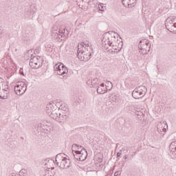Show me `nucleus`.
I'll return each mask as SVG.
<instances>
[{"mask_svg":"<svg viewBox=\"0 0 176 176\" xmlns=\"http://www.w3.org/2000/svg\"><path fill=\"white\" fill-rule=\"evenodd\" d=\"M119 36L114 32H109L104 34V38L102 39V42L104 45H109L116 50V47H119L120 45V41H119Z\"/></svg>","mask_w":176,"mask_h":176,"instance_id":"f257e3e1","label":"nucleus"},{"mask_svg":"<svg viewBox=\"0 0 176 176\" xmlns=\"http://www.w3.org/2000/svg\"><path fill=\"white\" fill-rule=\"evenodd\" d=\"M53 109H54V106H53V104L49 103L47 104L45 110L50 118H52V119H54V120H56V122H59L60 123L65 122L67 119V115L64 113L61 114L60 110Z\"/></svg>","mask_w":176,"mask_h":176,"instance_id":"f03ea898","label":"nucleus"},{"mask_svg":"<svg viewBox=\"0 0 176 176\" xmlns=\"http://www.w3.org/2000/svg\"><path fill=\"white\" fill-rule=\"evenodd\" d=\"M55 162L62 170L69 168L71 166V160L69 157L66 156L64 153H59L56 155Z\"/></svg>","mask_w":176,"mask_h":176,"instance_id":"7ed1b4c3","label":"nucleus"},{"mask_svg":"<svg viewBox=\"0 0 176 176\" xmlns=\"http://www.w3.org/2000/svg\"><path fill=\"white\" fill-rule=\"evenodd\" d=\"M146 91L147 89L145 86H139L132 91V97H133L135 100H140V98H142L145 96Z\"/></svg>","mask_w":176,"mask_h":176,"instance_id":"20e7f679","label":"nucleus"},{"mask_svg":"<svg viewBox=\"0 0 176 176\" xmlns=\"http://www.w3.org/2000/svg\"><path fill=\"white\" fill-rule=\"evenodd\" d=\"M138 47L140 54H143V56L148 54L151 50V44L149 43V41L146 39L140 41L138 45Z\"/></svg>","mask_w":176,"mask_h":176,"instance_id":"39448f33","label":"nucleus"},{"mask_svg":"<svg viewBox=\"0 0 176 176\" xmlns=\"http://www.w3.org/2000/svg\"><path fill=\"white\" fill-rule=\"evenodd\" d=\"M76 148L80 150V152H78V153H80L79 162H84V160L87 159V151L80 145L73 144L72 149H76Z\"/></svg>","mask_w":176,"mask_h":176,"instance_id":"423d86ee","label":"nucleus"},{"mask_svg":"<svg viewBox=\"0 0 176 176\" xmlns=\"http://www.w3.org/2000/svg\"><path fill=\"white\" fill-rule=\"evenodd\" d=\"M30 66L34 69L41 68L42 67V58L41 56H34L30 60Z\"/></svg>","mask_w":176,"mask_h":176,"instance_id":"0eeeda50","label":"nucleus"},{"mask_svg":"<svg viewBox=\"0 0 176 176\" xmlns=\"http://www.w3.org/2000/svg\"><path fill=\"white\" fill-rule=\"evenodd\" d=\"M27 90V85L24 82H19L14 87V91L17 96H23Z\"/></svg>","mask_w":176,"mask_h":176,"instance_id":"6e6552de","label":"nucleus"},{"mask_svg":"<svg viewBox=\"0 0 176 176\" xmlns=\"http://www.w3.org/2000/svg\"><path fill=\"white\" fill-rule=\"evenodd\" d=\"M77 57L80 61H89L91 58V53L78 50Z\"/></svg>","mask_w":176,"mask_h":176,"instance_id":"1a4fd4ad","label":"nucleus"},{"mask_svg":"<svg viewBox=\"0 0 176 176\" xmlns=\"http://www.w3.org/2000/svg\"><path fill=\"white\" fill-rule=\"evenodd\" d=\"M166 28L170 32H173V28H176L175 19L173 18H168L166 20L165 23Z\"/></svg>","mask_w":176,"mask_h":176,"instance_id":"9d476101","label":"nucleus"},{"mask_svg":"<svg viewBox=\"0 0 176 176\" xmlns=\"http://www.w3.org/2000/svg\"><path fill=\"white\" fill-rule=\"evenodd\" d=\"M166 126H167V124L164 122H160L157 125V130L158 133H160V134L162 135V137L164 135V133L167 131Z\"/></svg>","mask_w":176,"mask_h":176,"instance_id":"9b49d317","label":"nucleus"},{"mask_svg":"<svg viewBox=\"0 0 176 176\" xmlns=\"http://www.w3.org/2000/svg\"><path fill=\"white\" fill-rule=\"evenodd\" d=\"M97 87L98 88L96 89V91L99 94H104L107 93V87H105V84L102 83L100 84V85H98Z\"/></svg>","mask_w":176,"mask_h":176,"instance_id":"f8f14e48","label":"nucleus"},{"mask_svg":"<svg viewBox=\"0 0 176 176\" xmlns=\"http://www.w3.org/2000/svg\"><path fill=\"white\" fill-rule=\"evenodd\" d=\"M36 12L35 6H30L28 8L25 9V13L28 17L32 16Z\"/></svg>","mask_w":176,"mask_h":176,"instance_id":"ddd939ff","label":"nucleus"},{"mask_svg":"<svg viewBox=\"0 0 176 176\" xmlns=\"http://www.w3.org/2000/svg\"><path fill=\"white\" fill-rule=\"evenodd\" d=\"M169 151L172 155H176V141H173L170 144Z\"/></svg>","mask_w":176,"mask_h":176,"instance_id":"4468645a","label":"nucleus"},{"mask_svg":"<svg viewBox=\"0 0 176 176\" xmlns=\"http://www.w3.org/2000/svg\"><path fill=\"white\" fill-rule=\"evenodd\" d=\"M54 161L53 160H50L47 162L45 163V167H47V170H54Z\"/></svg>","mask_w":176,"mask_h":176,"instance_id":"2eb2a0df","label":"nucleus"},{"mask_svg":"<svg viewBox=\"0 0 176 176\" xmlns=\"http://www.w3.org/2000/svg\"><path fill=\"white\" fill-rule=\"evenodd\" d=\"M72 152H73V155L75 159H76V160L79 161V159H80V150L78 149V148H76V149L74 148H72Z\"/></svg>","mask_w":176,"mask_h":176,"instance_id":"dca6fc26","label":"nucleus"},{"mask_svg":"<svg viewBox=\"0 0 176 176\" xmlns=\"http://www.w3.org/2000/svg\"><path fill=\"white\" fill-rule=\"evenodd\" d=\"M56 173L53 170L45 169L43 176H54Z\"/></svg>","mask_w":176,"mask_h":176,"instance_id":"f3484780","label":"nucleus"},{"mask_svg":"<svg viewBox=\"0 0 176 176\" xmlns=\"http://www.w3.org/2000/svg\"><path fill=\"white\" fill-rule=\"evenodd\" d=\"M63 64L58 63L55 65V71H56L58 75H60L61 70L63 69Z\"/></svg>","mask_w":176,"mask_h":176,"instance_id":"a211bd4d","label":"nucleus"},{"mask_svg":"<svg viewBox=\"0 0 176 176\" xmlns=\"http://www.w3.org/2000/svg\"><path fill=\"white\" fill-rule=\"evenodd\" d=\"M65 34V29L62 30V32L60 33H60L54 32V33H53V35H55V38H60H60H63V36H64Z\"/></svg>","mask_w":176,"mask_h":176,"instance_id":"6ab92c4d","label":"nucleus"},{"mask_svg":"<svg viewBox=\"0 0 176 176\" xmlns=\"http://www.w3.org/2000/svg\"><path fill=\"white\" fill-rule=\"evenodd\" d=\"M91 85L93 87H98L100 86V81L98 80V78H94L91 81Z\"/></svg>","mask_w":176,"mask_h":176,"instance_id":"aec40b11","label":"nucleus"},{"mask_svg":"<svg viewBox=\"0 0 176 176\" xmlns=\"http://www.w3.org/2000/svg\"><path fill=\"white\" fill-rule=\"evenodd\" d=\"M66 72H68V69L67 68V67H65V65H63L60 73L59 72V75H64Z\"/></svg>","mask_w":176,"mask_h":176,"instance_id":"412c9836","label":"nucleus"},{"mask_svg":"<svg viewBox=\"0 0 176 176\" xmlns=\"http://www.w3.org/2000/svg\"><path fill=\"white\" fill-rule=\"evenodd\" d=\"M19 176H27V170L21 169L19 173Z\"/></svg>","mask_w":176,"mask_h":176,"instance_id":"4be33fe9","label":"nucleus"},{"mask_svg":"<svg viewBox=\"0 0 176 176\" xmlns=\"http://www.w3.org/2000/svg\"><path fill=\"white\" fill-rule=\"evenodd\" d=\"M80 46H82V47H85V49H86V47H90V44L89 43L88 41H86V42L81 43Z\"/></svg>","mask_w":176,"mask_h":176,"instance_id":"5701e85b","label":"nucleus"},{"mask_svg":"<svg viewBox=\"0 0 176 176\" xmlns=\"http://www.w3.org/2000/svg\"><path fill=\"white\" fill-rule=\"evenodd\" d=\"M8 91L2 89L1 91H0V96H1V97H3V96H7V98H8Z\"/></svg>","mask_w":176,"mask_h":176,"instance_id":"b1692460","label":"nucleus"},{"mask_svg":"<svg viewBox=\"0 0 176 176\" xmlns=\"http://www.w3.org/2000/svg\"><path fill=\"white\" fill-rule=\"evenodd\" d=\"M61 36H59V37H58V38H53L54 41H55V42H61V41H64V38H61Z\"/></svg>","mask_w":176,"mask_h":176,"instance_id":"393cba45","label":"nucleus"},{"mask_svg":"<svg viewBox=\"0 0 176 176\" xmlns=\"http://www.w3.org/2000/svg\"><path fill=\"white\" fill-rule=\"evenodd\" d=\"M60 111H67V107H65V106H64V105H60V107H59V111H60Z\"/></svg>","mask_w":176,"mask_h":176,"instance_id":"a878e982","label":"nucleus"},{"mask_svg":"<svg viewBox=\"0 0 176 176\" xmlns=\"http://www.w3.org/2000/svg\"><path fill=\"white\" fill-rule=\"evenodd\" d=\"M0 98L1 99V100H8V96H1L0 95Z\"/></svg>","mask_w":176,"mask_h":176,"instance_id":"bb28decb","label":"nucleus"},{"mask_svg":"<svg viewBox=\"0 0 176 176\" xmlns=\"http://www.w3.org/2000/svg\"><path fill=\"white\" fill-rule=\"evenodd\" d=\"M122 155V150H120V151L117 153V157H120Z\"/></svg>","mask_w":176,"mask_h":176,"instance_id":"cd10ccee","label":"nucleus"},{"mask_svg":"<svg viewBox=\"0 0 176 176\" xmlns=\"http://www.w3.org/2000/svg\"><path fill=\"white\" fill-rule=\"evenodd\" d=\"M120 175V172L119 171H116L115 173H114V176H118V175Z\"/></svg>","mask_w":176,"mask_h":176,"instance_id":"c85d7f7f","label":"nucleus"},{"mask_svg":"<svg viewBox=\"0 0 176 176\" xmlns=\"http://www.w3.org/2000/svg\"><path fill=\"white\" fill-rule=\"evenodd\" d=\"M11 176H20L19 174L16 173H12Z\"/></svg>","mask_w":176,"mask_h":176,"instance_id":"c756f323","label":"nucleus"},{"mask_svg":"<svg viewBox=\"0 0 176 176\" xmlns=\"http://www.w3.org/2000/svg\"><path fill=\"white\" fill-rule=\"evenodd\" d=\"M124 159L126 160H127V155H124Z\"/></svg>","mask_w":176,"mask_h":176,"instance_id":"7c9ffc66","label":"nucleus"},{"mask_svg":"<svg viewBox=\"0 0 176 176\" xmlns=\"http://www.w3.org/2000/svg\"><path fill=\"white\" fill-rule=\"evenodd\" d=\"M101 8L102 9V6H99L100 10H101Z\"/></svg>","mask_w":176,"mask_h":176,"instance_id":"2f4dec72","label":"nucleus"},{"mask_svg":"<svg viewBox=\"0 0 176 176\" xmlns=\"http://www.w3.org/2000/svg\"><path fill=\"white\" fill-rule=\"evenodd\" d=\"M3 31V30H2L0 29V35L2 34Z\"/></svg>","mask_w":176,"mask_h":176,"instance_id":"473e14b6","label":"nucleus"},{"mask_svg":"<svg viewBox=\"0 0 176 176\" xmlns=\"http://www.w3.org/2000/svg\"><path fill=\"white\" fill-rule=\"evenodd\" d=\"M122 5H124V0H122Z\"/></svg>","mask_w":176,"mask_h":176,"instance_id":"72a5a7b5","label":"nucleus"},{"mask_svg":"<svg viewBox=\"0 0 176 176\" xmlns=\"http://www.w3.org/2000/svg\"><path fill=\"white\" fill-rule=\"evenodd\" d=\"M121 45H123V43H121Z\"/></svg>","mask_w":176,"mask_h":176,"instance_id":"f704fd0d","label":"nucleus"}]
</instances>
